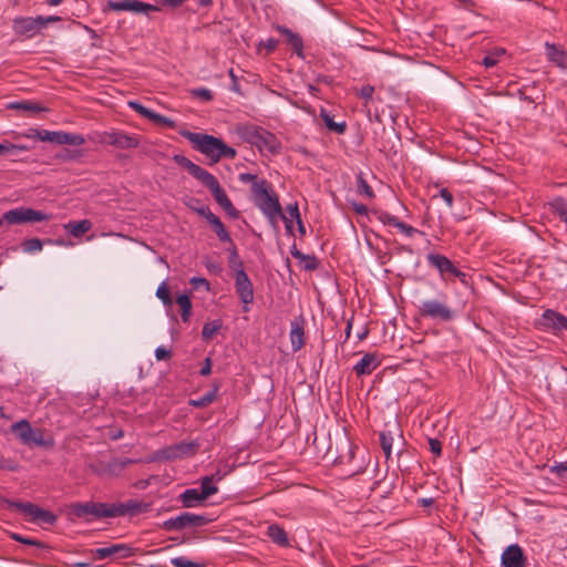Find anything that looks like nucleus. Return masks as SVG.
Listing matches in <instances>:
<instances>
[{
  "instance_id": "43",
  "label": "nucleus",
  "mask_w": 567,
  "mask_h": 567,
  "mask_svg": "<svg viewBox=\"0 0 567 567\" xmlns=\"http://www.w3.org/2000/svg\"><path fill=\"white\" fill-rule=\"evenodd\" d=\"M21 247H22V250L24 252L33 254V252H37V251H41L42 247H43V244H42V241L39 238H31V239H25L21 244Z\"/></svg>"
},
{
  "instance_id": "22",
  "label": "nucleus",
  "mask_w": 567,
  "mask_h": 567,
  "mask_svg": "<svg viewBox=\"0 0 567 567\" xmlns=\"http://www.w3.org/2000/svg\"><path fill=\"white\" fill-rule=\"evenodd\" d=\"M173 159L176 164L184 167L194 178L200 183H203V181L210 174L208 171L193 163L189 158L182 154L174 155Z\"/></svg>"
},
{
  "instance_id": "60",
  "label": "nucleus",
  "mask_w": 567,
  "mask_h": 567,
  "mask_svg": "<svg viewBox=\"0 0 567 567\" xmlns=\"http://www.w3.org/2000/svg\"><path fill=\"white\" fill-rule=\"evenodd\" d=\"M280 215H281V209L276 213L272 212L270 214L269 213L265 214L264 216L267 218V220L270 224V226L272 227V229L278 230L279 229L278 220H279Z\"/></svg>"
},
{
  "instance_id": "46",
  "label": "nucleus",
  "mask_w": 567,
  "mask_h": 567,
  "mask_svg": "<svg viewBox=\"0 0 567 567\" xmlns=\"http://www.w3.org/2000/svg\"><path fill=\"white\" fill-rule=\"evenodd\" d=\"M128 106L132 110H134L137 114H140L141 116H143L150 121L152 120V115L154 114V111L151 109H147L140 102L131 101V102H128Z\"/></svg>"
},
{
  "instance_id": "48",
  "label": "nucleus",
  "mask_w": 567,
  "mask_h": 567,
  "mask_svg": "<svg viewBox=\"0 0 567 567\" xmlns=\"http://www.w3.org/2000/svg\"><path fill=\"white\" fill-rule=\"evenodd\" d=\"M10 537L12 539H14L16 542H19V543H22V544H25V545L34 546V547H38V548L47 547L42 542H40V540H38L35 538L24 537V536H22L20 534L12 533Z\"/></svg>"
},
{
  "instance_id": "17",
  "label": "nucleus",
  "mask_w": 567,
  "mask_h": 567,
  "mask_svg": "<svg viewBox=\"0 0 567 567\" xmlns=\"http://www.w3.org/2000/svg\"><path fill=\"white\" fill-rule=\"evenodd\" d=\"M252 146H256L261 153L268 152L270 154H278L281 150V143L276 135L265 128L260 130Z\"/></svg>"
},
{
  "instance_id": "37",
  "label": "nucleus",
  "mask_w": 567,
  "mask_h": 567,
  "mask_svg": "<svg viewBox=\"0 0 567 567\" xmlns=\"http://www.w3.org/2000/svg\"><path fill=\"white\" fill-rule=\"evenodd\" d=\"M37 138L42 142H50L58 145H61L62 131H48L41 130V132H35Z\"/></svg>"
},
{
  "instance_id": "38",
  "label": "nucleus",
  "mask_w": 567,
  "mask_h": 567,
  "mask_svg": "<svg viewBox=\"0 0 567 567\" xmlns=\"http://www.w3.org/2000/svg\"><path fill=\"white\" fill-rule=\"evenodd\" d=\"M231 247L228 249L229 256H228V266L231 270H234L235 274L239 271L240 269H244V264L241 259L239 258L238 251L236 246L230 244Z\"/></svg>"
},
{
  "instance_id": "1",
  "label": "nucleus",
  "mask_w": 567,
  "mask_h": 567,
  "mask_svg": "<svg viewBox=\"0 0 567 567\" xmlns=\"http://www.w3.org/2000/svg\"><path fill=\"white\" fill-rule=\"evenodd\" d=\"M144 505L135 499L124 503H73L70 506L71 513L78 518L92 516L94 518H114L125 515H136L143 511Z\"/></svg>"
},
{
  "instance_id": "30",
  "label": "nucleus",
  "mask_w": 567,
  "mask_h": 567,
  "mask_svg": "<svg viewBox=\"0 0 567 567\" xmlns=\"http://www.w3.org/2000/svg\"><path fill=\"white\" fill-rule=\"evenodd\" d=\"M261 128L252 124H243L237 127L236 132L246 143L252 145Z\"/></svg>"
},
{
  "instance_id": "59",
  "label": "nucleus",
  "mask_w": 567,
  "mask_h": 567,
  "mask_svg": "<svg viewBox=\"0 0 567 567\" xmlns=\"http://www.w3.org/2000/svg\"><path fill=\"white\" fill-rule=\"evenodd\" d=\"M398 229H400L404 235L408 237H412L414 234H416L419 230L403 221H400L396 224Z\"/></svg>"
},
{
  "instance_id": "16",
  "label": "nucleus",
  "mask_w": 567,
  "mask_h": 567,
  "mask_svg": "<svg viewBox=\"0 0 567 567\" xmlns=\"http://www.w3.org/2000/svg\"><path fill=\"white\" fill-rule=\"evenodd\" d=\"M539 326L544 330H551L555 333L567 330V317L555 310L547 309L539 319Z\"/></svg>"
},
{
  "instance_id": "8",
  "label": "nucleus",
  "mask_w": 567,
  "mask_h": 567,
  "mask_svg": "<svg viewBox=\"0 0 567 567\" xmlns=\"http://www.w3.org/2000/svg\"><path fill=\"white\" fill-rule=\"evenodd\" d=\"M207 187L216 203L234 219L239 217V212L235 208L225 189L220 186L218 179L210 173L202 183Z\"/></svg>"
},
{
  "instance_id": "64",
  "label": "nucleus",
  "mask_w": 567,
  "mask_h": 567,
  "mask_svg": "<svg viewBox=\"0 0 567 567\" xmlns=\"http://www.w3.org/2000/svg\"><path fill=\"white\" fill-rule=\"evenodd\" d=\"M172 357V351L164 347H158L155 350V358L158 361L168 360Z\"/></svg>"
},
{
  "instance_id": "51",
  "label": "nucleus",
  "mask_w": 567,
  "mask_h": 567,
  "mask_svg": "<svg viewBox=\"0 0 567 567\" xmlns=\"http://www.w3.org/2000/svg\"><path fill=\"white\" fill-rule=\"evenodd\" d=\"M237 155V152L235 148L226 145L223 141H221V144H220V147H219V153L217 155V163L221 159V158H229V159H234Z\"/></svg>"
},
{
  "instance_id": "57",
  "label": "nucleus",
  "mask_w": 567,
  "mask_h": 567,
  "mask_svg": "<svg viewBox=\"0 0 567 567\" xmlns=\"http://www.w3.org/2000/svg\"><path fill=\"white\" fill-rule=\"evenodd\" d=\"M374 93V86L363 85L360 89L359 96L364 100L365 105L372 100Z\"/></svg>"
},
{
  "instance_id": "42",
  "label": "nucleus",
  "mask_w": 567,
  "mask_h": 567,
  "mask_svg": "<svg viewBox=\"0 0 567 567\" xmlns=\"http://www.w3.org/2000/svg\"><path fill=\"white\" fill-rule=\"evenodd\" d=\"M372 214L383 225L396 227V224L399 223V219L395 216L389 214L388 212L378 209V210H373Z\"/></svg>"
},
{
  "instance_id": "34",
  "label": "nucleus",
  "mask_w": 567,
  "mask_h": 567,
  "mask_svg": "<svg viewBox=\"0 0 567 567\" xmlns=\"http://www.w3.org/2000/svg\"><path fill=\"white\" fill-rule=\"evenodd\" d=\"M177 305L181 307V317L183 322H188L192 313V301L186 293L176 298Z\"/></svg>"
},
{
  "instance_id": "28",
  "label": "nucleus",
  "mask_w": 567,
  "mask_h": 567,
  "mask_svg": "<svg viewBox=\"0 0 567 567\" xmlns=\"http://www.w3.org/2000/svg\"><path fill=\"white\" fill-rule=\"evenodd\" d=\"M207 221L210 224V226L213 227L215 234L217 235L218 239L221 243L233 244V239L230 237V234L225 228V225L223 224V221L220 220V218L218 216H216L214 214L213 216H210V218Z\"/></svg>"
},
{
  "instance_id": "52",
  "label": "nucleus",
  "mask_w": 567,
  "mask_h": 567,
  "mask_svg": "<svg viewBox=\"0 0 567 567\" xmlns=\"http://www.w3.org/2000/svg\"><path fill=\"white\" fill-rule=\"evenodd\" d=\"M7 146H8V151H6V156H9L12 158V161H16V157L21 153V152H27L29 151V147L25 146V145H18V144H12L10 142H7Z\"/></svg>"
},
{
  "instance_id": "55",
  "label": "nucleus",
  "mask_w": 567,
  "mask_h": 567,
  "mask_svg": "<svg viewBox=\"0 0 567 567\" xmlns=\"http://www.w3.org/2000/svg\"><path fill=\"white\" fill-rule=\"evenodd\" d=\"M151 121L156 124L165 125L171 128L175 127V122L172 118L161 115L156 112H154V114L152 115Z\"/></svg>"
},
{
  "instance_id": "11",
  "label": "nucleus",
  "mask_w": 567,
  "mask_h": 567,
  "mask_svg": "<svg viewBox=\"0 0 567 567\" xmlns=\"http://www.w3.org/2000/svg\"><path fill=\"white\" fill-rule=\"evenodd\" d=\"M235 289L240 301L244 303V311H248V305L254 301V286L245 269H240L235 274Z\"/></svg>"
},
{
  "instance_id": "13",
  "label": "nucleus",
  "mask_w": 567,
  "mask_h": 567,
  "mask_svg": "<svg viewBox=\"0 0 567 567\" xmlns=\"http://www.w3.org/2000/svg\"><path fill=\"white\" fill-rule=\"evenodd\" d=\"M101 142L112 145L120 150L136 148L140 143L136 136L128 135L120 131H111L103 133Z\"/></svg>"
},
{
  "instance_id": "6",
  "label": "nucleus",
  "mask_w": 567,
  "mask_h": 567,
  "mask_svg": "<svg viewBox=\"0 0 567 567\" xmlns=\"http://www.w3.org/2000/svg\"><path fill=\"white\" fill-rule=\"evenodd\" d=\"M213 519L206 515H198L189 512H183L175 517L164 520L161 528L166 532H179L187 528L203 527L209 524Z\"/></svg>"
},
{
  "instance_id": "5",
  "label": "nucleus",
  "mask_w": 567,
  "mask_h": 567,
  "mask_svg": "<svg viewBox=\"0 0 567 567\" xmlns=\"http://www.w3.org/2000/svg\"><path fill=\"white\" fill-rule=\"evenodd\" d=\"M182 136L187 138L196 151L207 156L210 161V164L217 163V155L221 144L220 138L208 134L194 133L190 131L182 132Z\"/></svg>"
},
{
  "instance_id": "2",
  "label": "nucleus",
  "mask_w": 567,
  "mask_h": 567,
  "mask_svg": "<svg viewBox=\"0 0 567 567\" xmlns=\"http://www.w3.org/2000/svg\"><path fill=\"white\" fill-rule=\"evenodd\" d=\"M11 432L20 442L29 447L52 450L55 441L50 431L32 427L28 420H20L11 425Z\"/></svg>"
},
{
  "instance_id": "45",
  "label": "nucleus",
  "mask_w": 567,
  "mask_h": 567,
  "mask_svg": "<svg viewBox=\"0 0 567 567\" xmlns=\"http://www.w3.org/2000/svg\"><path fill=\"white\" fill-rule=\"evenodd\" d=\"M215 476H204L200 481V491L208 492V497L218 492L217 486L214 484Z\"/></svg>"
},
{
  "instance_id": "26",
  "label": "nucleus",
  "mask_w": 567,
  "mask_h": 567,
  "mask_svg": "<svg viewBox=\"0 0 567 567\" xmlns=\"http://www.w3.org/2000/svg\"><path fill=\"white\" fill-rule=\"evenodd\" d=\"M9 110H16V111H22V112H29L32 114H37L43 111H47V109L41 105L38 102H33L30 100H23V101H16L8 104Z\"/></svg>"
},
{
  "instance_id": "49",
  "label": "nucleus",
  "mask_w": 567,
  "mask_h": 567,
  "mask_svg": "<svg viewBox=\"0 0 567 567\" xmlns=\"http://www.w3.org/2000/svg\"><path fill=\"white\" fill-rule=\"evenodd\" d=\"M549 472L555 474L559 480L567 482V462L555 463L550 466Z\"/></svg>"
},
{
  "instance_id": "19",
  "label": "nucleus",
  "mask_w": 567,
  "mask_h": 567,
  "mask_svg": "<svg viewBox=\"0 0 567 567\" xmlns=\"http://www.w3.org/2000/svg\"><path fill=\"white\" fill-rule=\"evenodd\" d=\"M276 30L285 35L286 43L292 49V51L297 54L298 58L305 59L303 53V41L299 33L293 32L285 25H276Z\"/></svg>"
},
{
  "instance_id": "58",
  "label": "nucleus",
  "mask_w": 567,
  "mask_h": 567,
  "mask_svg": "<svg viewBox=\"0 0 567 567\" xmlns=\"http://www.w3.org/2000/svg\"><path fill=\"white\" fill-rule=\"evenodd\" d=\"M190 285L194 286V288H204L206 291H209L210 290V284L209 281L206 279V278H202V277H193L190 280H189Z\"/></svg>"
},
{
  "instance_id": "61",
  "label": "nucleus",
  "mask_w": 567,
  "mask_h": 567,
  "mask_svg": "<svg viewBox=\"0 0 567 567\" xmlns=\"http://www.w3.org/2000/svg\"><path fill=\"white\" fill-rule=\"evenodd\" d=\"M439 194L440 197L445 202L446 206L452 208L454 204V197L452 193L447 188H441Z\"/></svg>"
},
{
  "instance_id": "54",
  "label": "nucleus",
  "mask_w": 567,
  "mask_h": 567,
  "mask_svg": "<svg viewBox=\"0 0 567 567\" xmlns=\"http://www.w3.org/2000/svg\"><path fill=\"white\" fill-rule=\"evenodd\" d=\"M132 0L114 1L109 0L107 7L113 11H130V3Z\"/></svg>"
},
{
  "instance_id": "21",
  "label": "nucleus",
  "mask_w": 567,
  "mask_h": 567,
  "mask_svg": "<svg viewBox=\"0 0 567 567\" xmlns=\"http://www.w3.org/2000/svg\"><path fill=\"white\" fill-rule=\"evenodd\" d=\"M173 159L176 164L184 167L194 178L200 183H203V181L210 174L208 171L193 163L189 158L182 154L174 155Z\"/></svg>"
},
{
  "instance_id": "39",
  "label": "nucleus",
  "mask_w": 567,
  "mask_h": 567,
  "mask_svg": "<svg viewBox=\"0 0 567 567\" xmlns=\"http://www.w3.org/2000/svg\"><path fill=\"white\" fill-rule=\"evenodd\" d=\"M357 192L358 194L367 197V198H373L374 192L372 187L368 184V182L364 179L362 173H360L357 176Z\"/></svg>"
},
{
  "instance_id": "15",
  "label": "nucleus",
  "mask_w": 567,
  "mask_h": 567,
  "mask_svg": "<svg viewBox=\"0 0 567 567\" xmlns=\"http://www.w3.org/2000/svg\"><path fill=\"white\" fill-rule=\"evenodd\" d=\"M13 27L17 33L25 35L28 38L33 37L44 29L42 16L33 17H20L14 19Z\"/></svg>"
},
{
  "instance_id": "50",
  "label": "nucleus",
  "mask_w": 567,
  "mask_h": 567,
  "mask_svg": "<svg viewBox=\"0 0 567 567\" xmlns=\"http://www.w3.org/2000/svg\"><path fill=\"white\" fill-rule=\"evenodd\" d=\"M174 567H204L203 564L192 561L185 556L174 557L171 559Z\"/></svg>"
},
{
  "instance_id": "32",
  "label": "nucleus",
  "mask_w": 567,
  "mask_h": 567,
  "mask_svg": "<svg viewBox=\"0 0 567 567\" xmlns=\"http://www.w3.org/2000/svg\"><path fill=\"white\" fill-rule=\"evenodd\" d=\"M321 117L324 122L326 127L334 133L343 134L347 130L346 122L337 123L333 121V117L324 110H321Z\"/></svg>"
},
{
  "instance_id": "10",
  "label": "nucleus",
  "mask_w": 567,
  "mask_h": 567,
  "mask_svg": "<svg viewBox=\"0 0 567 567\" xmlns=\"http://www.w3.org/2000/svg\"><path fill=\"white\" fill-rule=\"evenodd\" d=\"M6 223L10 225H21L25 223H40L49 220L50 216L29 207H18L4 213Z\"/></svg>"
},
{
  "instance_id": "56",
  "label": "nucleus",
  "mask_w": 567,
  "mask_h": 567,
  "mask_svg": "<svg viewBox=\"0 0 567 567\" xmlns=\"http://www.w3.org/2000/svg\"><path fill=\"white\" fill-rule=\"evenodd\" d=\"M301 260L305 261L303 268L308 271H313L319 267V261L313 255L305 254V257Z\"/></svg>"
},
{
  "instance_id": "25",
  "label": "nucleus",
  "mask_w": 567,
  "mask_h": 567,
  "mask_svg": "<svg viewBox=\"0 0 567 567\" xmlns=\"http://www.w3.org/2000/svg\"><path fill=\"white\" fill-rule=\"evenodd\" d=\"M290 341L293 351H298L305 346L303 327L302 323L297 320L291 321Z\"/></svg>"
},
{
  "instance_id": "14",
  "label": "nucleus",
  "mask_w": 567,
  "mask_h": 567,
  "mask_svg": "<svg viewBox=\"0 0 567 567\" xmlns=\"http://www.w3.org/2000/svg\"><path fill=\"white\" fill-rule=\"evenodd\" d=\"M92 555L96 559L106 558H127L134 555V548L127 544H112L106 547H99L92 550Z\"/></svg>"
},
{
  "instance_id": "9",
  "label": "nucleus",
  "mask_w": 567,
  "mask_h": 567,
  "mask_svg": "<svg viewBox=\"0 0 567 567\" xmlns=\"http://www.w3.org/2000/svg\"><path fill=\"white\" fill-rule=\"evenodd\" d=\"M427 264L435 268L443 280L460 278L464 280L465 274L461 271L446 256L430 252L426 256Z\"/></svg>"
},
{
  "instance_id": "12",
  "label": "nucleus",
  "mask_w": 567,
  "mask_h": 567,
  "mask_svg": "<svg viewBox=\"0 0 567 567\" xmlns=\"http://www.w3.org/2000/svg\"><path fill=\"white\" fill-rule=\"evenodd\" d=\"M200 447L198 440L190 442H179L177 444L169 445L163 450V457L166 460H177L193 456L197 453Z\"/></svg>"
},
{
  "instance_id": "3",
  "label": "nucleus",
  "mask_w": 567,
  "mask_h": 567,
  "mask_svg": "<svg viewBox=\"0 0 567 567\" xmlns=\"http://www.w3.org/2000/svg\"><path fill=\"white\" fill-rule=\"evenodd\" d=\"M419 315L422 318L450 322L455 319L456 312L447 302V295L440 292L437 298L427 299L417 307Z\"/></svg>"
},
{
  "instance_id": "7",
  "label": "nucleus",
  "mask_w": 567,
  "mask_h": 567,
  "mask_svg": "<svg viewBox=\"0 0 567 567\" xmlns=\"http://www.w3.org/2000/svg\"><path fill=\"white\" fill-rule=\"evenodd\" d=\"M252 202L255 206L265 214L276 213L281 209L279 197L269 182H264L256 185V193L252 194Z\"/></svg>"
},
{
  "instance_id": "62",
  "label": "nucleus",
  "mask_w": 567,
  "mask_h": 567,
  "mask_svg": "<svg viewBox=\"0 0 567 567\" xmlns=\"http://www.w3.org/2000/svg\"><path fill=\"white\" fill-rule=\"evenodd\" d=\"M381 447H392L393 436L390 432H381L379 435Z\"/></svg>"
},
{
  "instance_id": "33",
  "label": "nucleus",
  "mask_w": 567,
  "mask_h": 567,
  "mask_svg": "<svg viewBox=\"0 0 567 567\" xmlns=\"http://www.w3.org/2000/svg\"><path fill=\"white\" fill-rule=\"evenodd\" d=\"M218 389H219V386L217 384H215L212 390H209L207 393H205L200 398H198L196 400H190L189 404L195 408H205V406L209 405L216 399Z\"/></svg>"
},
{
  "instance_id": "47",
  "label": "nucleus",
  "mask_w": 567,
  "mask_h": 567,
  "mask_svg": "<svg viewBox=\"0 0 567 567\" xmlns=\"http://www.w3.org/2000/svg\"><path fill=\"white\" fill-rule=\"evenodd\" d=\"M156 297L162 300L165 306H171L173 303L168 287L165 282H162L157 290Z\"/></svg>"
},
{
  "instance_id": "24",
  "label": "nucleus",
  "mask_w": 567,
  "mask_h": 567,
  "mask_svg": "<svg viewBox=\"0 0 567 567\" xmlns=\"http://www.w3.org/2000/svg\"><path fill=\"white\" fill-rule=\"evenodd\" d=\"M546 49V56L547 59L553 62L556 66L566 69L567 66V53L563 49H560L558 45L554 43L546 42L545 43Z\"/></svg>"
},
{
  "instance_id": "36",
  "label": "nucleus",
  "mask_w": 567,
  "mask_h": 567,
  "mask_svg": "<svg viewBox=\"0 0 567 567\" xmlns=\"http://www.w3.org/2000/svg\"><path fill=\"white\" fill-rule=\"evenodd\" d=\"M223 328L221 320H213L208 321L204 324L202 330V339L204 341H208L213 338L215 333H217Z\"/></svg>"
},
{
  "instance_id": "31",
  "label": "nucleus",
  "mask_w": 567,
  "mask_h": 567,
  "mask_svg": "<svg viewBox=\"0 0 567 567\" xmlns=\"http://www.w3.org/2000/svg\"><path fill=\"white\" fill-rule=\"evenodd\" d=\"M550 210L559 217L561 221H564L567 225V200L561 197H555L549 203Z\"/></svg>"
},
{
  "instance_id": "44",
  "label": "nucleus",
  "mask_w": 567,
  "mask_h": 567,
  "mask_svg": "<svg viewBox=\"0 0 567 567\" xmlns=\"http://www.w3.org/2000/svg\"><path fill=\"white\" fill-rule=\"evenodd\" d=\"M238 179L241 183H250L251 184V187H250L251 195L256 193V185H260L261 183L267 182L266 179H259L257 175L251 174V173H241V174H239Z\"/></svg>"
},
{
  "instance_id": "23",
  "label": "nucleus",
  "mask_w": 567,
  "mask_h": 567,
  "mask_svg": "<svg viewBox=\"0 0 567 567\" xmlns=\"http://www.w3.org/2000/svg\"><path fill=\"white\" fill-rule=\"evenodd\" d=\"M208 498V492H202L197 488H188L184 491L179 499L182 502L183 507L185 508H193L198 505H200L203 502H205Z\"/></svg>"
},
{
  "instance_id": "41",
  "label": "nucleus",
  "mask_w": 567,
  "mask_h": 567,
  "mask_svg": "<svg viewBox=\"0 0 567 567\" xmlns=\"http://www.w3.org/2000/svg\"><path fill=\"white\" fill-rule=\"evenodd\" d=\"M85 137L82 134H74V133H68L62 132V138H61V145H74L80 146L85 143Z\"/></svg>"
},
{
  "instance_id": "53",
  "label": "nucleus",
  "mask_w": 567,
  "mask_h": 567,
  "mask_svg": "<svg viewBox=\"0 0 567 567\" xmlns=\"http://www.w3.org/2000/svg\"><path fill=\"white\" fill-rule=\"evenodd\" d=\"M190 93L193 96L198 97L205 102H209L214 97L213 92L206 87L193 89Z\"/></svg>"
},
{
  "instance_id": "4",
  "label": "nucleus",
  "mask_w": 567,
  "mask_h": 567,
  "mask_svg": "<svg viewBox=\"0 0 567 567\" xmlns=\"http://www.w3.org/2000/svg\"><path fill=\"white\" fill-rule=\"evenodd\" d=\"M4 503L8 509L19 512L29 522L32 523H43L48 525H53L58 519L56 515L53 514L52 512L43 509L30 502L6 499Z\"/></svg>"
},
{
  "instance_id": "35",
  "label": "nucleus",
  "mask_w": 567,
  "mask_h": 567,
  "mask_svg": "<svg viewBox=\"0 0 567 567\" xmlns=\"http://www.w3.org/2000/svg\"><path fill=\"white\" fill-rule=\"evenodd\" d=\"M130 11L134 13L148 14L150 12L159 11V7L140 0H132L130 3Z\"/></svg>"
},
{
  "instance_id": "20",
  "label": "nucleus",
  "mask_w": 567,
  "mask_h": 567,
  "mask_svg": "<svg viewBox=\"0 0 567 567\" xmlns=\"http://www.w3.org/2000/svg\"><path fill=\"white\" fill-rule=\"evenodd\" d=\"M381 360L378 353H365L360 361L353 367V371L358 377L371 374L379 365Z\"/></svg>"
},
{
  "instance_id": "40",
  "label": "nucleus",
  "mask_w": 567,
  "mask_h": 567,
  "mask_svg": "<svg viewBox=\"0 0 567 567\" xmlns=\"http://www.w3.org/2000/svg\"><path fill=\"white\" fill-rule=\"evenodd\" d=\"M84 156V152L82 150H70L64 148L56 155V157L64 162H76Z\"/></svg>"
},
{
  "instance_id": "27",
  "label": "nucleus",
  "mask_w": 567,
  "mask_h": 567,
  "mask_svg": "<svg viewBox=\"0 0 567 567\" xmlns=\"http://www.w3.org/2000/svg\"><path fill=\"white\" fill-rule=\"evenodd\" d=\"M268 537L277 545L287 547L289 546V539L285 529L278 524H272L267 528Z\"/></svg>"
},
{
  "instance_id": "63",
  "label": "nucleus",
  "mask_w": 567,
  "mask_h": 567,
  "mask_svg": "<svg viewBox=\"0 0 567 567\" xmlns=\"http://www.w3.org/2000/svg\"><path fill=\"white\" fill-rule=\"evenodd\" d=\"M429 446H430V451L435 456H441V454H442V443H441L440 440H437V439H429Z\"/></svg>"
},
{
  "instance_id": "18",
  "label": "nucleus",
  "mask_w": 567,
  "mask_h": 567,
  "mask_svg": "<svg viewBox=\"0 0 567 567\" xmlns=\"http://www.w3.org/2000/svg\"><path fill=\"white\" fill-rule=\"evenodd\" d=\"M527 558L517 544L509 545L502 554L501 563L503 567H525Z\"/></svg>"
},
{
  "instance_id": "29",
  "label": "nucleus",
  "mask_w": 567,
  "mask_h": 567,
  "mask_svg": "<svg viewBox=\"0 0 567 567\" xmlns=\"http://www.w3.org/2000/svg\"><path fill=\"white\" fill-rule=\"evenodd\" d=\"M92 227V223L89 219H82L78 221H69L66 225H64V228L69 234H71L73 237L79 238L82 235H84L86 231H89Z\"/></svg>"
}]
</instances>
